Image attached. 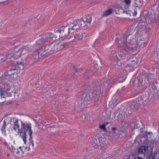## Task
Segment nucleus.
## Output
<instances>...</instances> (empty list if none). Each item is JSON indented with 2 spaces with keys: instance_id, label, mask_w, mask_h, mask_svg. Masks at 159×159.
I'll use <instances>...</instances> for the list:
<instances>
[{
  "instance_id": "25",
  "label": "nucleus",
  "mask_w": 159,
  "mask_h": 159,
  "mask_svg": "<svg viewBox=\"0 0 159 159\" xmlns=\"http://www.w3.org/2000/svg\"><path fill=\"white\" fill-rule=\"evenodd\" d=\"M153 144L155 145L156 147L159 146V136L156 137L155 139L152 140Z\"/></svg>"
},
{
  "instance_id": "3",
  "label": "nucleus",
  "mask_w": 159,
  "mask_h": 159,
  "mask_svg": "<svg viewBox=\"0 0 159 159\" xmlns=\"http://www.w3.org/2000/svg\"><path fill=\"white\" fill-rule=\"evenodd\" d=\"M151 99L147 93L139 97L136 98L135 101L133 102L128 108V112L131 113V111L137 110L142 104H146L151 101Z\"/></svg>"
},
{
  "instance_id": "29",
  "label": "nucleus",
  "mask_w": 159,
  "mask_h": 159,
  "mask_svg": "<svg viewBox=\"0 0 159 159\" xmlns=\"http://www.w3.org/2000/svg\"><path fill=\"white\" fill-rule=\"evenodd\" d=\"M118 57L117 56L116 52L115 51L113 50L111 52L110 55L111 60L114 58L116 59V58Z\"/></svg>"
},
{
  "instance_id": "17",
  "label": "nucleus",
  "mask_w": 159,
  "mask_h": 159,
  "mask_svg": "<svg viewBox=\"0 0 159 159\" xmlns=\"http://www.w3.org/2000/svg\"><path fill=\"white\" fill-rule=\"evenodd\" d=\"M143 135L141 136L139 139V141L142 144L147 145L148 142V138L146 133H143Z\"/></svg>"
},
{
  "instance_id": "59",
  "label": "nucleus",
  "mask_w": 159,
  "mask_h": 159,
  "mask_svg": "<svg viewBox=\"0 0 159 159\" xmlns=\"http://www.w3.org/2000/svg\"><path fill=\"white\" fill-rule=\"evenodd\" d=\"M137 14V11H135L134 12V16H136Z\"/></svg>"
},
{
  "instance_id": "23",
  "label": "nucleus",
  "mask_w": 159,
  "mask_h": 159,
  "mask_svg": "<svg viewBox=\"0 0 159 159\" xmlns=\"http://www.w3.org/2000/svg\"><path fill=\"white\" fill-rule=\"evenodd\" d=\"M73 37L74 39H72V42H73L74 40H75V41H77L82 39V35L80 33L76 34L75 35L73 36Z\"/></svg>"
},
{
  "instance_id": "35",
  "label": "nucleus",
  "mask_w": 159,
  "mask_h": 159,
  "mask_svg": "<svg viewBox=\"0 0 159 159\" xmlns=\"http://www.w3.org/2000/svg\"><path fill=\"white\" fill-rule=\"evenodd\" d=\"M28 49V48L27 46H23L21 48L18 49V50L21 53L23 51H27Z\"/></svg>"
},
{
  "instance_id": "15",
  "label": "nucleus",
  "mask_w": 159,
  "mask_h": 159,
  "mask_svg": "<svg viewBox=\"0 0 159 159\" xmlns=\"http://www.w3.org/2000/svg\"><path fill=\"white\" fill-rule=\"evenodd\" d=\"M158 93V91L157 89H154L151 88L149 89L148 92L147 94L148 95L150 98L151 99L154 97L157 96Z\"/></svg>"
},
{
  "instance_id": "58",
  "label": "nucleus",
  "mask_w": 159,
  "mask_h": 159,
  "mask_svg": "<svg viewBox=\"0 0 159 159\" xmlns=\"http://www.w3.org/2000/svg\"><path fill=\"white\" fill-rule=\"evenodd\" d=\"M75 73H78V74L79 72L80 71L79 70H78L77 69H75Z\"/></svg>"
},
{
  "instance_id": "62",
  "label": "nucleus",
  "mask_w": 159,
  "mask_h": 159,
  "mask_svg": "<svg viewBox=\"0 0 159 159\" xmlns=\"http://www.w3.org/2000/svg\"><path fill=\"white\" fill-rule=\"evenodd\" d=\"M4 144H5V145H6V146H7L8 145V144H7V143H6V142L5 143H4Z\"/></svg>"
},
{
  "instance_id": "56",
  "label": "nucleus",
  "mask_w": 159,
  "mask_h": 159,
  "mask_svg": "<svg viewBox=\"0 0 159 159\" xmlns=\"http://www.w3.org/2000/svg\"><path fill=\"white\" fill-rule=\"evenodd\" d=\"M144 133H147V136H148V135H150V134H152V132H144Z\"/></svg>"
},
{
  "instance_id": "33",
  "label": "nucleus",
  "mask_w": 159,
  "mask_h": 159,
  "mask_svg": "<svg viewBox=\"0 0 159 159\" xmlns=\"http://www.w3.org/2000/svg\"><path fill=\"white\" fill-rule=\"evenodd\" d=\"M16 70L14 67L12 66V68L8 70L9 75L12 78V76L13 75V72H14L15 70Z\"/></svg>"
},
{
  "instance_id": "36",
  "label": "nucleus",
  "mask_w": 159,
  "mask_h": 159,
  "mask_svg": "<svg viewBox=\"0 0 159 159\" xmlns=\"http://www.w3.org/2000/svg\"><path fill=\"white\" fill-rule=\"evenodd\" d=\"M7 57V56L6 54H0V60L2 62L4 61Z\"/></svg>"
},
{
  "instance_id": "49",
  "label": "nucleus",
  "mask_w": 159,
  "mask_h": 159,
  "mask_svg": "<svg viewBox=\"0 0 159 159\" xmlns=\"http://www.w3.org/2000/svg\"><path fill=\"white\" fill-rule=\"evenodd\" d=\"M17 42V41H14L13 40H11L10 41V43L11 44L13 45L15 43H16Z\"/></svg>"
},
{
  "instance_id": "48",
  "label": "nucleus",
  "mask_w": 159,
  "mask_h": 159,
  "mask_svg": "<svg viewBox=\"0 0 159 159\" xmlns=\"http://www.w3.org/2000/svg\"><path fill=\"white\" fill-rule=\"evenodd\" d=\"M5 127H6V126H4H4L2 125V127L1 129V131L3 132H6Z\"/></svg>"
},
{
  "instance_id": "40",
  "label": "nucleus",
  "mask_w": 159,
  "mask_h": 159,
  "mask_svg": "<svg viewBox=\"0 0 159 159\" xmlns=\"http://www.w3.org/2000/svg\"><path fill=\"white\" fill-rule=\"evenodd\" d=\"M141 148L143 150V152L144 153L148 150V146H143L141 147Z\"/></svg>"
},
{
  "instance_id": "11",
  "label": "nucleus",
  "mask_w": 159,
  "mask_h": 159,
  "mask_svg": "<svg viewBox=\"0 0 159 159\" xmlns=\"http://www.w3.org/2000/svg\"><path fill=\"white\" fill-rule=\"evenodd\" d=\"M10 124L15 131H16V128L19 129L20 125L18 124V120L17 119L14 117L11 118Z\"/></svg>"
},
{
  "instance_id": "44",
  "label": "nucleus",
  "mask_w": 159,
  "mask_h": 159,
  "mask_svg": "<svg viewBox=\"0 0 159 159\" xmlns=\"http://www.w3.org/2000/svg\"><path fill=\"white\" fill-rule=\"evenodd\" d=\"M6 80H7V78H2V76L0 78V83L5 82L6 81Z\"/></svg>"
},
{
  "instance_id": "22",
  "label": "nucleus",
  "mask_w": 159,
  "mask_h": 159,
  "mask_svg": "<svg viewBox=\"0 0 159 159\" xmlns=\"http://www.w3.org/2000/svg\"><path fill=\"white\" fill-rule=\"evenodd\" d=\"M21 53L18 50H14L13 53V57L15 58H17L20 56Z\"/></svg>"
},
{
  "instance_id": "54",
  "label": "nucleus",
  "mask_w": 159,
  "mask_h": 159,
  "mask_svg": "<svg viewBox=\"0 0 159 159\" xmlns=\"http://www.w3.org/2000/svg\"><path fill=\"white\" fill-rule=\"evenodd\" d=\"M111 129L113 131H114L117 129V128L115 127H112Z\"/></svg>"
},
{
  "instance_id": "7",
  "label": "nucleus",
  "mask_w": 159,
  "mask_h": 159,
  "mask_svg": "<svg viewBox=\"0 0 159 159\" xmlns=\"http://www.w3.org/2000/svg\"><path fill=\"white\" fill-rule=\"evenodd\" d=\"M67 21L69 24V28L70 29L72 30H77L81 27V22L79 19L75 20L74 18H71L68 20Z\"/></svg>"
},
{
  "instance_id": "46",
  "label": "nucleus",
  "mask_w": 159,
  "mask_h": 159,
  "mask_svg": "<svg viewBox=\"0 0 159 159\" xmlns=\"http://www.w3.org/2000/svg\"><path fill=\"white\" fill-rule=\"evenodd\" d=\"M138 152L139 153L142 154L144 153L143 150L142 149L141 147L139 148L138 149Z\"/></svg>"
},
{
  "instance_id": "30",
  "label": "nucleus",
  "mask_w": 159,
  "mask_h": 159,
  "mask_svg": "<svg viewBox=\"0 0 159 159\" xmlns=\"http://www.w3.org/2000/svg\"><path fill=\"white\" fill-rule=\"evenodd\" d=\"M36 42V45L37 46H39V45L42 44L43 43L45 42V41L43 39V37H40Z\"/></svg>"
},
{
  "instance_id": "24",
  "label": "nucleus",
  "mask_w": 159,
  "mask_h": 159,
  "mask_svg": "<svg viewBox=\"0 0 159 159\" xmlns=\"http://www.w3.org/2000/svg\"><path fill=\"white\" fill-rule=\"evenodd\" d=\"M91 143L92 146L95 148L98 147V142L97 140L95 139H93L91 141Z\"/></svg>"
},
{
  "instance_id": "45",
  "label": "nucleus",
  "mask_w": 159,
  "mask_h": 159,
  "mask_svg": "<svg viewBox=\"0 0 159 159\" xmlns=\"http://www.w3.org/2000/svg\"><path fill=\"white\" fill-rule=\"evenodd\" d=\"M123 10L122 9V8L121 7L120 8L119 7H117L116 9V13L120 14V13H119V11L120 10H121V11H122V10Z\"/></svg>"
},
{
  "instance_id": "14",
  "label": "nucleus",
  "mask_w": 159,
  "mask_h": 159,
  "mask_svg": "<svg viewBox=\"0 0 159 159\" xmlns=\"http://www.w3.org/2000/svg\"><path fill=\"white\" fill-rule=\"evenodd\" d=\"M5 83H4L3 85H1L0 84V86L2 88V92H6V91H9L11 87V85L10 83V82L8 80H6ZM2 89V88H1Z\"/></svg>"
},
{
  "instance_id": "9",
  "label": "nucleus",
  "mask_w": 159,
  "mask_h": 159,
  "mask_svg": "<svg viewBox=\"0 0 159 159\" xmlns=\"http://www.w3.org/2000/svg\"><path fill=\"white\" fill-rule=\"evenodd\" d=\"M125 42L126 43V46L128 48V49L129 50L132 51V52H134L135 51L137 48V45L136 44H130L129 46L127 44V43L128 44L130 43L129 42V40H128V39L129 37V34L128 33V32L126 31L125 34Z\"/></svg>"
},
{
  "instance_id": "55",
  "label": "nucleus",
  "mask_w": 159,
  "mask_h": 159,
  "mask_svg": "<svg viewBox=\"0 0 159 159\" xmlns=\"http://www.w3.org/2000/svg\"><path fill=\"white\" fill-rule=\"evenodd\" d=\"M134 159H143L142 158L140 157H136Z\"/></svg>"
},
{
  "instance_id": "21",
  "label": "nucleus",
  "mask_w": 159,
  "mask_h": 159,
  "mask_svg": "<svg viewBox=\"0 0 159 159\" xmlns=\"http://www.w3.org/2000/svg\"><path fill=\"white\" fill-rule=\"evenodd\" d=\"M7 91H6V92H2V88H1V86H0V95L1 97L2 98H5L4 95L5 94H6V95L7 97H11V93L8 92H7Z\"/></svg>"
},
{
  "instance_id": "26",
  "label": "nucleus",
  "mask_w": 159,
  "mask_h": 159,
  "mask_svg": "<svg viewBox=\"0 0 159 159\" xmlns=\"http://www.w3.org/2000/svg\"><path fill=\"white\" fill-rule=\"evenodd\" d=\"M85 19H83V22L85 23V22L87 23L90 24L92 21V17H90L89 15H87L84 17Z\"/></svg>"
},
{
  "instance_id": "42",
  "label": "nucleus",
  "mask_w": 159,
  "mask_h": 159,
  "mask_svg": "<svg viewBox=\"0 0 159 159\" xmlns=\"http://www.w3.org/2000/svg\"><path fill=\"white\" fill-rule=\"evenodd\" d=\"M13 75L12 76V78L13 80H14L17 78V72H13Z\"/></svg>"
},
{
  "instance_id": "47",
  "label": "nucleus",
  "mask_w": 159,
  "mask_h": 159,
  "mask_svg": "<svg viewBox=\"0 0 159 159\" xmlns=\"http://www.w3.org/2000/svg\"><path fill=\"white\" fill-rule=\"evenodd\" d=\"M124 1L126 4L128 5H130L131 3L130 0H124Z\"/></svg>"
},
{
  "instance_id": "27",
  "label": "nucleus",
  "mask_w": 159,
  "mask_h": 159,
  "mask_svg": "<svg viewBox=\"0 0 159 159\" xmlns=\"http://www.w3.org/2000/svg\"><path fill=\"white\" fill-rule=\"evenodd\" d=\"M159 87V83L157 81L154 80L152 84V89H157V88Z\"/></svg>"
},
{
  "instance_id": "2",
  "label": "nucleus",
  "mask_w": 159,
  "mask_h": 159,
  "mask_svg": "<svg viewBox=\"0 0 159 159\" xmlns=\"http://www.w3.org/2000/svg\"><path fill=\"white\" fill-rule=\"evenodd\" d=\"M68 45L67 43L64 42H60L55 44L52 43L44 44L41 48V56H47L62 49Z\"/></svg>"
},
{
  "instance_id": "5",
  "label": "nucleus",
  "mask_w": 159,
  "mask_h": 159,
  "mask_svg": "<svg viewBox=\"0 0 159 159\" xmlns=\"http://www.w3.org/2000/svg\"><path fill=\"white\" fill-rule=\"evenodd\" d=\"M41 49L39 51H34L32 55H30L26 59V62L29 65H32L39 58L43 57L45 56L41 55Z\"/></svg>"
},
{
  "instance_id": "32",
  "label": "nucleus",
  "mask_w": 159,
  "mask_h": 159,
  "mask_svg": "<svg viewBox=\"0 0 159 159\" xmlns=\"http://www.w3.org/2000/svg\"><path fill=\"white\" fill-rule=\"evenodd\" d=\"M138 43L139 45V47L142 48H144L146 44V42L142 39L139 40Z\"/></svg>"
},
{
  "instance_id": "61",
  "label": "nucleus",
  "mask_w": 159,
  "mask_h": 159,
  "mask_svg": "<svg viewBox=\"0 0 159 159\" xmlns=\"http://www.w3.org/2000/svg\"><path fill=\"white\" fill-rule=\"evenodd\" d=\"M123 13H126L127 14H128V12L126 11H123Z\"/></svg>"
},
{
  "instance_id": "16",
  "label": "nucleus",
  "mask_w": 159,
  "mask_h": 159,
  "mask_svg": "<svg viewBox=\"0 0 159 159\" xmlns=\"http://www.w3.org/2000/svg\"><path fill=\"white\" fill-rule=\"evenodd\" d=\"M151 75L150 74L147 75L145 76L144 79L143 80L142 84H144L145 85L144 88L146 87L147 86H148L150 85V81L151 80Z\"/></svg>"
},
{
  "instance_id": "63",
  "label": "nucleus",
  "mask_w": 159,
  "mask_h": 159,
  "mask_svg": "<svg viewBox=\"0 0 159 159\" xmlns=\"http://www.w3.org/2000/svg\"><path fill=\"white\" fill-rule=\"evenodd\" d=\"M2 27V25L0 24V29H1V28Z\"/></svg>"
},
{
  "instance_id": "38",
  "label": "nucleus",
  "mask_w": 159,
  "mask_h": 159,
  "mask_svg": "<svg viewBox=\"0 0 159 159\" xmlns=\"http://www.w3.org/2000/svg\"><path fill=\"white\" fill-rule=\"evenodd\" d=\"M29 135V140L30 141V143L31 144L32 146L33 147L34 145V144L33 141L32 140V135H30H30Z\"/></svg>"
},
{
  "instance_id": "31",
  "label": "nucleus",
  "mask_w": 159,
  "mask_h": 159,
  "mask_svg": "<svg viewBox=\"0 0 159 159\" xmlns=\"http://www.w3.org/2000/svg\"><path fill=\"white\" fill-rule=\"evenodd\" d=\"M157 152L156 151L153 152H152L151 154L149 156V158L151 159H153L157 155Z\"/></svg>"
},
{
  "instance_id": "13",
  "label": "nucleus",
  "mask_w": 159,
  "mask_h": 159,
  "mask_svg": "<svg viewBox=\"0 0 159 159\" xmlns=\"http://www.w3.org/2000/svg\"><path fill=\"white\" fill-rule=\"evenodd\" d=\"M122 53L120 54V57L121 59L124 60V61H128L129 60V57L130 56L129 53L128 51L126 50H123L121 51Z\"/></svg>"
},
{
  "instance_id": "39",
  "label": "nucleus",
  "mask_w": 159,
  "mask_h": 159,
  "mask_svg": "<svg viewBox=\"0 0 159 159\" xmlns=\"http://www.w3.org/2000/svg\"><path fill=\"white\" fill-rule=\"evenodd\" d=\"M9 72H8V70L6 71L3 74H2V78H6L5 77L7 76H9Z\"/></svg>"
},
{
  "instance_id": "19",
  "label": "nucleus",
  "mask_w": 159,
  "mask_h": 159,
  "mask_svg": "<svg viewBox=\"0 0 159 159\" xmlns=\"http://www.w3.org/2000/svg\"><path fill=\"white\" fill-rule=\"evenodd\" d=\"M111 64L115 68H119L120 66L118 65L119 62L120 61V59H118V57L116 59H113L111 60Z\"/></svg>"
},
{
  "instance_id": "10",
  "label": "nucleus",
  "mask_w": 159,
  "mask_h": 159,
  "mask_svg": "<svg viewBox=\"0 0 159 159\" xmlns=\"http://www.w3.org/2000/svg\"><path fill=\"white\" fill-rule=\"evenodd\" d=\"M125 114V112L122 109H119L114 113L115 117H116L118 120H121L123 118Z\"/></svg>"
},
{
  "instance_id": "64",
  "label": "nucleus",
  "mask_w": 159,
  "mask_h": 159,
  "mask_svg": "<svg viewBox=\"0 0 159 159\" xmlns=\"http://www.w3.org/2000/svg\"><path fill=\"white\" fill-rule=\"evenodd\" d=\"M108 123H108V122H105V123L104 124H105V125H107V124H108Z\"/></svg>"
},
{
  "instance_id": "43",
  "label": "nucleus",
  "mask_w": 159,
  "mask_h": 159,
  "mask_svg": "<svg viewBox=\"0 0 159 159\" xmlns=\"http://www.w3.org/2000/svg\"><path fill=\"white\" fill-rule=\"evenodd\" d=\"M99 127L102 129L104 130V131H106V129L105 128V124H104L102 125H100L99 126Z\"/></svg>"
},
{
  "instance_id": "57",
  "label": "nucleus",
  "mask_w": 159,
  "mask_h": 159,
  "mask_svg": "<svg viewBox=\"0 0 159 159\" xmlns=\"http://www.w3.org/2000/svg\"><path fill=\"white\" fill-rule=\"evenodd\" d=\"M3 126H6V122L5 121V120H4L3 122V125H2Z\"/></svg>"
},
{
  "instance_id": "1",
  "label": "nucleus",
  "mask_w": 159,
  "mask_h": 159,
  "mask_svg": "<svg viewBox=\"0 0 159 159\" xmlns=\"http://www.w3.org/2000/svg\"><path fill=\"white\" fill-rule=\"evenodd\" d=\"M85 89L89 92H81L78 95V98L80 100L81 103L86 104L87 102L91 101L93 98L95 100H98L101 96L102 87L100 85L91 83L87 85Z\"/></svg>"
},
{
  "instance_id": "20",
  "label": "nucleus",
  "mask_w": 159,
  "mask_h": 159,
  "mask_svg": "<svg viewBox=\"0 0 159 159\" xmlns=\"http://www.w3.org/2000/svg\"><path fill=\"white\" fill-rule=\"evenodd\" d=\"M143 5V1L142 0H135L134 6L136 9H139Z\"/></svg>"
},
{
  "instance_id": "60",
  "label": "nucleus",
  "mask_w": 159,
  "mask_h": 159,
  "mask_svg": "<svg viewBox=\"0 0 159 159\" xmlns=\"http://www.w3.org/2000/svg\"><path fill=\"white\" fill-rule=\"evenodd\" d=\"M84 159H87L86 155L84 156L83 157Z\"/></svg>"
},
{
  "instance_id": "34",
  "label": "nucleus",
  "mask_w": 159,
  "mask_h": 159,
  "mask_svg": "<svg viewBox=\"0 0 159 159\" xmlns=\"http://www.w3.org/2000/svg\"><path fill=\"white\" fill-rule=\"evenodd\" d=\"M121 98L120 96L118 94H116L115 98V100L116 102L118 104L121 101Z\"/></svg>"
},
{
  "instance_id": "51",
  "label": "nucleus",
  "mask_w": 159,
  "mask_h": 159,
  "mask_svg": "<svg viewBox=\"0 0 159 159\" xmlns=\"http://www.w3.org/2000/svg\"><path fill=\"white\" fill-rule=\"evenodd\" d=\"M10 148L11 150L13 152H15V150H14V148H15L13 147V146H11V147Z\"/></svg>"
},
{
  "instance_id": "37",
  "label": "nucleus",
  "mask_w": 159,
  "mask_h": 159,
  "mask_svg": "<svg viewBox=\"0 0 159 159\" xmlns=\"http://www.w3.org/2000/svg\"><path fill=\"white\" fill-rule=\"evenodd\" d=\"M80 115H81V116L83 120H85L86 119V114L85 112H81L80 113Z\"/></svg>"
},
{
  "instance_id": "50",
  "label": "nucleus",
  "mask_w": 159,
  "mask_h": 159,
  "mask_svg": "<svg viewBox=\"0 0 159 159\" xmlns=\"http://www.w3.org/2000/svg\"><path fill=\"white\" fill-rule=\"evenodd\" d=\"M140 26V29H141L142 30H145L146 26L145 25H141Z\"/></svg>"
},
{
  "instance_id": "6",
  "label": "nucleus",
  "mask_w": 159,
  "mask_h": 159,
  "mask_svg": "<svg viewBox=\"0 0 159 159\" xmlns=\"http://www.w3.org/2000/svg\"><path fill=\"white\" fill-rule=\"evenodd\" d=\"M70 29L67 27H62L60 28L54 29V32L57 36V38H64L68 36Z\"/></svg>"
},
{
  "instance_id": "8",
  "label": "nucleus",
  "mask_w": 159,
  "mask_h": 159,
  "mask_svg": "<svg viewBox=\"0 0 159 159\" xmlns=\"http://www.w3.org/2000/svg\"><path fill=\"white\" fill-rule=\"evenodd\" d=\"M39 37H43V39L46 42H51L57 38V35H54L51 33H47L45 34H42Z\"/></svg>"
},
{
  "instance_id": "4",
  "label": "nucleus",
  "mask_w": 159,
  "mask_h": 159,
  "mask_svg": "<svg viewBox=\"0 0 159 159\" xmlns=\"http://www.w3.org/2000/svg\"><path fill=\"white\" fill-rule=\"evenodd\" d=\"M31 125L30 123H24L21 121L20 128L18 129V133L21 136L25 144L26 142V133H28L29 135H32V132Z\"/></svg>"
},
{
  "instance_id": "41",
  "label": "nucleus",
  "mask_w": 159,
  "mask_h": 159,
  "mask_svg": "<svg viewBox=\"0 0 159 159\" xmlns=\"http://www.w3.org/2000/svg\"><path fill=\"white\" fill-rule=\"evenodd\" d=\"M150 19L151 21V22L153 23L155 22L156 21L155 18V17L154 16L152 17L151 16V17L150 18Z\"/></svg>"
},
{
  "instance_id": "53",
  "label": "nucleus",
  "mask_w": 159,
  "mask_h": 159,
  "mask_svg": "<svg viewBox=\"0 0 159 159\" xmlns=\"http://www.w3.org/2000/svg\"><path fill=\"white\" fill-rule=\"evenodd\" d=\"M14 150L16 154H18L19 153V151L18 150V149H16V148H14Z\"/></svg>"
},
{
  "instance_id": "12",
  "label": "nucleus",
  "mask_w": 159,
  "mask_h": 159,
  "mask_svg": "<svg viewBox=\"0 0 159 159\" xmlns=\"http://www.w3.org/2000/svg\"><path fill=\"white\" fill-rule=\"evenodd\" d=\"M11 64L13 66L16 70L18 69L23 70L24 66L22 62L11 61Z\"/></svg>"
},
{
  "instance_id": "52",
  "label": "nucleus",
  "mask_w": 159,
  "mask_h": 159,
  "mask_svg": "<svg viewBox=\"0 0 159 159\" xmlns=\"http://www.w3.org/2000/svg\"><path fill=\"white\" fill-rule=\"evenodd\" d=\"M145 30L146 32H149L150 30V28L149 27H146Z\"/></svg>"
},
{
  "instance_id": "18",
  "label": "nucleus",
  "mask_w": 159,
  "mask_h": 159,
  "mask_svg": "<svg viewBox=\"0 0 159 159\" xmlns=\"http://www.w3.org/2000/svg\"><path fill=\"white\" fill-rule=\"evenodd\" d=\"M121 77H120L118 78L116 77H113L112 78H111L110 79V81L111 82V83L113 84H116L117 82H123L125 79V78L122 80H121Z\"/></svg>"
},
{
  "instance_id": "28",
  "label": "nucleus",
  "mask_w": 159,
  "mask_h": 159,
  "mask_svg": "<svg viewBox=\"0 0 159 159\" xmlns=\"http://www.w3.org/2000/svg\"><path fill=\"white\" fill-rule=\"evenodd\" d=\"M112 12L113 11L112 9H108L103 12L102 16H106L111 15Z\"/></svg>"
}]
</instances>
